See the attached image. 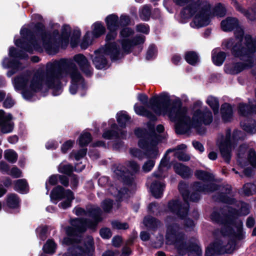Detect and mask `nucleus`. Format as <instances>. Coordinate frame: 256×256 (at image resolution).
<instances>
[{"mask_svg":"<svg viewBox=\"0 0 256 256\" xmlns=\"http://www.w3.org/2000/svg\"><path fill=\"white\" fill-rule=\"evenodd\" d=\"M68 76L72 79L71 94H75L78 87L84 88V80L77 66L72 60L66 59L48 63L45 70H38L34 74L30 72H24L14 78V85L16 89L22 90L23 97L26 100L42 88L52 89L53 95L58 96L62 92L61 80H65Z\"/></svg>","mask_w":256,"mask_h":256,"instance_id":"obj_1","label":"nucleus"},{"mask_svg":"<svg viewBox=\"0 0 256 256\" xmlns=\"http://www.w3.org/2000/svg\"><path fill=\"white\" fill-rule=\"evenodd\" d=\"M92 34L88 31L80 40L81 32L80 30H74L71 34V28L68 25H64L62 28L61 34L58 30H54L51 36L48 33L43 24L38 22L34 26L36 37H28L30 31L26 28H22L20 32L22 38H14V42L18 48H52L67 47L69 44L72 48L80 46L81 48H87L92 44L94 39L100 36L105 32L106 28L100 22H96L93 24Z\"/></svg>","mask_w":256,"mask_h":256,"instance_id":"obj_2","label":"nucleus"},{"mask_svg":"<svg viewBox=\"0 0 256 256\" xmlns=\"http://www.w3.org/2000/svg\"><path fill=\"white\" fill-rule=\"evenodd\" d=\"M150 108L157 115H167L175 122L176 132L178 134H186L191 128H198L202 124H210L213 120L212 112L206 107L197 110L193 114L192 120L186 115V109L182 106L178 98H171L166 92L152 97L149 100Z\"/></svg>","mask_w":256,"mask_h":256,"instance_id":"obj_3","label":"nucleus"},{"mask_svg":"<svg viewBox=\"0 0 256 256\" xmlns=\"http://www.w3.org/2000/svg\"><path fill=\"white\" fill-rule=\"evenodd\" d=\"M74 212L77 216H88L92 220L76 218L71 220L72 226L66 228L68 237L64 238V242L72 246L69 248L68 252L62 256H84L88 254L93 250V238L88 236L82 242L80 240L81 234L86 228L94 227L102 220V212L97 206H92L88 208L87 212L80 208H76Z\"/></svg>","mask_w":256,"mask_h":256,"instance_id":"obj_4","label":"nucleus"},{"mask_svg":"<svg viewBox=\"0 0 256 256\" xmlns=\"http://www.w3.org/2000/svg\"><path fill=\"white\" fill-rule=\"evenodd\" d=\"M222 192L218 198H214L216 200L233 205L226 206L220 210L222 214L214 210L211 215L212 221L222 224V232L232 237L235 238L238 240L244 238V233L242 230L243 224L238 216H246L250 212L248 204L242 202H237L232 198L228 196L230 194L231 188L227 186L224 188Z\"/></svg>","mask_w":256,"mask_h":256,"instance_id":"obj_5","label":"nucleus"},{"mask_svg":"<svg viewBox=\"0 0 256 256\" xmlns=\"http://www.w3.org/2000/svg\"><path fill=\"white\" fill-rule=\"evenodd\" d=\"M180 6H186L181 12L184 18L194 16L190 26L200 28L209 24L212 17L210 5L206 0H173Z\"/></svg>","mask_w":256,"mask_h":256,"instance_id":"obj_6","label":"nucleus"},{"mask_svg":"<svg viewBox=\"0 0 256 256\" xmlns=\"http://www.w3.org/2000/svg\"><path fill=\"white\" fill-rule=\"evenodd\" d=\"M175 221V219L170 217H167L166 220L167 226L166 244L174 245L181 256L188 254V256H202L201 247L196 242H186L184 235L180 232Z\"/></svg>","mask_w":256,"mask_h":256,"instance_id":"obj_7","label":"nucleus"},{"mask_svg":"<svg viewBox=\"0 0 256 256\" xmlns=\"http://www.w3.org/2000/svg\"><path fill=\"white\" fill-rule=\"evenodd\" d=\"M186 188V184L184 182H181L179 184L178 189L184 201L182 204L179 200H172L168 204V210L182 218L187 216L189 208L188 202V200L194 202H198L200 199V195L198 192L205 194L212 192L218 189V186L212 183L205 185L200 182H195L193 184L192 190L196 192H192L190 196Z\"/></svg>","mask_w":256,"mask_h":256,"instance_id":"obj_8","label":"nucleus"},{"mask_svg":"<svg viewBox=\"0 0 256 256\" xmlns=\"http://www.w3.org/2000/svg\"><path fill=\"white\" fill-rule=\"evenodd\" d=\"M148 124L150 132L141 128H138L134 132L135 134L140 138L138 143L139 147L144 150L145 152L144 153L137 148L130 150V154L139 160L144 158V156L150 158H156L158 156L156 146L160 140L159 136L155 132L154 126H150V124Z\"/></svg>","mask_w":256,"mask_h":256,"instance_id":"obj_9","label":"nucleus"},{"mask_svg":"<svg viewBox=\"0 0 256 256\" xmlns=\"http://www.w3.org/2000/svg\"><path fill=\"white\" fill-rule=\"evenodd\" d=\"M245 134L240 130H234L231 136L230 129L226 131L225 135L220 134L216 142L220 154L226 162L228 163L231 158L232 150L236 146L238 140H244Z\"/></svg>","mask_w":256,"mask_h":256,"instance_id":"obj_10","label":"nucleus"},{"mask_svg":"<svg viewBox=\"0 0 256 256\" xmlns=\"http://www.w3.org/2000/svg\"><path fill=\"white\" fill-rule=\"evenodd\" d=\"M216 238L212 244H210L206 249L205 256H218L224 254H232L236 249V240L235 238L224 234Z\"/></svg>","mask_w":256,"mask_h":256,"instance_id":"obj_11","label":"nucleus"},{"mask_svg":"<svg viewBox=\"0 0 256 256\" xmlns=\"http://www.w3.org/2000/svg\"><path fill=\"white\" fill-rule=\"evenodd\" d=\"M131 52L132 49H97L92 58L96 68H106L108 66L106 56H109L112 61H115Z\"/></svg>","mask_w":256,"mask_h":256,"instance_id":"obj_12","label":"nucleus"},{"mask_svg":"<svg viewBox=\"0 0 256 256\" xmlns=\"http://www.w3.org/2000/svg\"><path fill=\"white\" fill-rule=\"evenodd\" d=\"M256 49H232V54L236 57L248 62L246 64L237 62L232 65H226L224 71L229 74H237L246 68H250L254 64V55Z\"/></svg>","mask_w":256,"mask_h":256,"instance_id":"obj_13","label":"nucleus"},{"mask_svg":"<svg viewBox=\"0 0 256 256\" xmlns=\"http://www.w3.org/2000/svg\"><path fill=\"white\" fill-rule=\"evenodd\" d=\"M32 49H10L9 54L10 58H4L2 62V67L4 68H10L7 72V76L10 77L17 72L22 70L24 66L19 62V60L24 59L28 57L26 52H30Z\"/></svg>","mask_w":256,"mask_h":256,"instance_id":"obj_14","label":"nucleus"},{"mask_svg":"<svg viewBox=\"0 0 256 256\" xmlns=\"http://www.w3.org/2000/svg\"><path fill=\"white\" fill-rule=\"evenodd\" d=\"M52 200H65L59 204L60 208L66 209L71 206V202L74 199L72 192L70 190H65L62 186H58L54 188L50 195Z\"/></svg>","mask_w":256,"mask_h":256,"instance_id":"obj_15","label":"nucleus"},{"mask_svg":"<svg viewBox=\"0 0 256 256\" xmlns=\"http://www.w3.org/2000/svg\"><path fill=\"white\" fill-rule=\"evenodd\" d=\"M12 119L11 114H6L3 110H0V128L2 133L8 134L12 132L14 124Z\"/></svg>","mask_w":256,"mask_h":256,"instance_id":"obj_16","label":"nucleus"},{"mask_svg":"<svg viewBox=\"0 0 256 256\" xmlns=\"http://www.w3.org/2000/svg\"><path fill=\"white\" fill-rule=\"evenodd\" d=\"M74 60L78 64L80 70L86 76H90L92 74V68L84 55L76 54L74 56Z\"/></svg>","mask_w":256,"mask_h":256,"instance_id":"obj_17","label":"nucleus"},{"mask_svg":"<svg viewBox=\"0 0 256 256\" xmlns=\"http://www.w3.org/2000/svg\"><path fill=\"white\" fill-rule=\"evenodd\" d=\"M109 124L111 125V130H108L104 132L102 134V137L105 139L110 140L112 138H126V132L124 130H120V132L118 131H114V130L117 128L118 126L114 123V120H110L108 121Z\"/></svg>","mask_w":256,"mask_h":256,"instance_id":"obj_18","label":"nucleus"},{"mask_svg":"<svg viewBox=\"0 0 256 256\" xmlns=\"http://www.w3.org/2000/svg\"><path fill=\"white\" fill-rule=\"evenodd\" d=\"M114 173L118 178H122L128 184H132L134 180L132 174L130 178H128V174L126 172V168L122 164H118L114 170Z\"/></svg>","mask_w":256,"mask_h":256,"instance_id":"obj_19","label":"nucleus"},{"mask_svg":"<svg viewBox=\"0 0 256 256\" xmlns=\"http://www.w3.org/2000/svg\"><path fill=\"white\" fill-rule=\"evenodd\" d=\"M238 25V20L233 17H228L221 22V28L224 32L232 31L235 29Z\"/></svg>","mask_w":256,"mask_h":256,"instance_id":"obj_20","label":"nucleus"},{"mask_svg":"<svg viewBox=\"0 0 256 256\" xmlns=\"http://www.w3.org/2000/svg\"><path fill=\"white\" fill-rule=\"evenodd\" d=\"M106 22L110 31H116L120 26L118 17L114 14L108 16L106 18Z\"/></svg>","mask_w":256,"mask_h":256,"instance_id":"obj_21","label":"nucleus"},{"mask_svg":"<svg viewBox=\"0 0 256 256\" xmlns=\"http://www.w3.org/2000/svg\"><path fill=\"white\" fill-rule=\"evenodd\" d=\"M164 187L165 185L164 184L156 181L152 183L150 190L156 198H159L162 195Z\"/></svg>","mask_w":256,"mask_h":256,"instance_id":"obj_22","label":"nucleus"},{"mask_svg":"<svg viewBox=\"0 0 256 256\" xmlns=\"http://www.w3.org/2000/svg\"><path fill=\"white\" fill-rule=\"evenodd\" d=\"M134 111L136 114L147 117L151 120L154 121L156 118L154 114L147 110L144 106L136 104L134 106Z\"/></svg>","mask_w":256,"mask_h":256,"instance_id":"obj_23","label":"nucleus"},{"mask_svg":"<svg viewBox=\"0 0 256 256\" xmlns=\"http://www.w3.org/2000/svg\"><path fill=\"white\" fill-rule=\"evenodd\" d=\"M174 171L183 178H188L192 172L190 168L180 163H176L174 166Z\"/></svg>","mask_w":256,"mask_h":256,"instance_id":"obj_24","label":"nucleus"},{"mask_svg":"<svg viewBox=\"0 0 256 256\" xmlns=\"http://www.w3.org/2000/svg\"><path fill=\"white\" fill-rule=\"evenodd\" d=\"M206 102L212 108L214 114H218L220 104L217 98L212 96H208Z\"/></svg>","mask_w":256,"mask_h":256,"instance_id":"obj_25","label":"nucleus"},{"mask_svg":"<svg viewBox=\"0 0 256 256\" xmlns=\"http://www.w3.org/2000/svg\"><path fill=\"white\" fill-rule=\"evenodd\" d=\"M240 126L247 132L252 134L256 132V122L254 120H247L246 122H241Z\"/></svg>","mask_w":256,"mask_h":256,"instance_id":"obj_26","label":"nucleus"},{"mask_svg":"<svg viewBox=\"0 0 256 256\" xmlns=\"http://www.w3.org/2000/svg\"><path fill=\"white\" fill-rule=\"evenodd\" d=\"M221 112L223 120L226 122L230 120L232 116V110L231 106L225 103L221 106Z\"/></svg>","mask_w":256,"mask_h":256,"instance_id":"obj_27","label":"nucleus"},{"mask_svg":"<svg viewBox=\"0 0 256 256\" xmlns=\"http://www.w3.org/2000/svg\"><path fill=\"white\" fill-rule=\"evenodd\" d=\"M226 57V54L223 52H218L212 50V60L214 64L218 66H221L224 61Z\"/></svg>","mask_w":256,"mask_h":256,"instance_id":"obj_28","label":"nucleus"},{"mask_svg":"<svg viewBox=\"0 0 256 256\" xmlns=\"http://www.w3.org/2000/svg\"><path fill=\"white\" fill-rule=\"evenodd\" d=\"M196 177L205 182H212L214 181V178L212 174L202 170H198L195 172Z\"/></svg>","mask_w":256,"mask_h":256,"instance_id":"obj_29","label":"nucleus"},{"mask_svg":"<svg viewBox=\"0 0 256 256\" xmlns=\"http://www.w3.org/2000/svg\"><path fill=\"white\" fill-rule=\"evenodd\" d=\"M144 226L149 230H154L160 225V222L150 216H146L143 221Z\"/></svg>","mask_w":256,"mask_h":256,"instance_id":"obj_30","label":"nucleus"},{"mask_svg":"<svg viewBox=\"0 0 256 256\" xmlns=\"http://www.w3.org/2000/svg\"><path fill=\"white\" fill-rule=\"evenodd\" d=\"M222 46L224 48H240L242 44L240 42V40L231 38L224 39Z\"/></svg>","mask_w":256,"mask_h":256,"instance_id":"obj_31","label":"nucleus"},{"mask_svg":"<svg viewBox=\"0 0 256 256\" xmlns=\"http://www.w3.org/2000/svg\"><path fill=\"white\" fill-rule=\"evenodd\" d=\"M20 200L15 194H8L6 197L7 206L12 208H17L19 206Z\"/></svg>","mask_w":256,"mask_h":256,"instance_id":"obj_32","label":"nucleus"},{"mask_svg":"<svg viewBox=\"0 0 256 256\" xmlns=\"http://www.w3.org/2000/svg\"><path fill=\"white\" fill-rule=\"evenodd\" d=\"M117 121L120 126L125 127L129 122L130 118L126 112L122 111L118 112L116 115Z\"/></svg>","mask_w":256,"mask_h":256,"instance_id":"obj_33","label":"nucleus"},{"mask_svg":"<svg viewBox=\"0 0 256 256\" xmlns=\"http://www.w3.org/2000/svg\"><path fill=\"white\" fill-rule=\"evenodd\" d=\"M168 153L166 152L165 156L164 157L162 158L161 160V162H160L158 171L157 172H154L153 174L154 176L156 178H162L163 177L162 174V168H167L168 165V162L170 161V158H167V154Z\"/></svg>","mask_w":256,"mask_h":256,"instance_id":"obj_34","label":"nucleus"},{"mask_svg":"<svg viewBox=\"0 0 256 256\" xmlns=\"http://www.w3.org/2000/svg\"><path fill=\"white\" fill-rule=\"evenodd\" d=\"M186 60L190 64L194 65L199 62V57L197 53L194 51H190L186 54Z\"/></svg>","mask_w":256,"mask_h":256,"instance_id":"obj_35","label":"nucleus"},{"mask_svg":"<svg viewBox=\"0 0 256 256\" xmlns=\"http://www.w3.org/2000/svg\"><path fill=\"white\" fill-rule=\"evenodd\" d=\"M92 140L90 133L84 132L80 136L78 140L79 145L80 146H87Z\"/></svg>","mask_w":256,"mask_h":256,"instance_id":"obj_36","label":"nucleus"},{"mask_svg":"<svg viewBox=\"0 0 256 256\" xmlns=\"http://www.w3.org/2000/svg\"><path fill=\"white\" fill-rule=\"evenodd\" d=\"M14 190L22 193L26 192L28 184L24 179L18 180L14 182Z\"/></svg>","mask_w":256,"mask_h":256,"instance_id":"obj_37","label":"nucleus"},{"mask_svg":"<svg viewBox=\"0 0 256 256\" xmlns=\"http://www.w3.org/2000/svg\"><path fill=\"white\" fill-rule=\"evenodd\" d=\"M56 245L52 240H48L43 246L44 252L50 254H54L56 249Z\"/></svg>","mask_w":256,"mask_h":256,"instance_id":"obj_38","label":"nucleus"},{"mask_svg":"<svg viewBox=\"0 0 256 256\" xmlns=\"http://www.w3.org/2000/svg\"><path fill=\"white\" fill-rule=\"evenodd\" d=\"M108 192L111 194L117 196L120 198L122 199L126 197L125 194H128V190L126 188H124L122 190H118V189L114 188V186H111L108 188Z\"/></svg>","mask_w":256,"mask_h":256,"instance_id":"obj_39","label":"nucleus"},{"mask_svg":"<svg viewBox=\"0 0 256 256\" xmlns=\"http://www.w3.org/2000/svg\"><path fill=\"white\" fill-rule=\"evenodd\" d=\"M145 40V37L142 35H139L134 37L132 40L127 41L125 40L123 42V44L125 42L128 43L127 45L129 46H136L142 44H143Z\"/></svg>","mask_w":256,"mask_h":256,"instance_id":"obj_40","label":"nucleus"},{"mask_svg":"<svg viewBox=\"0 0 256 256\" xmlns=\"http://www.w3.org/2000/svg\"><path fill=\"white\" fill-rule=\"evenodd\" d=\"M151 8L148 5L144 6L140 10V16L143 20H148L150 16Z\"/></svg>","mask_w":256,"mask_h":256,"instance_id":"obj_41","label":"nucleus"},{"mask_svg":"<svg viewBox=\"0 0 256 256\" xmlns=\"http://www.w3.org/2000/svg\"><path fill=\"white\" fill-rule=\"evenodd\" d=\"M244 42L246 48H256V36L252 38L250 34H246Z\"/></svg>","mask_w":256,"mask_h":256,"instance_id":"obj_42","label":"nucleus"},{"mask_svg":"<svg viewBox=\"0 0 256 256\" xmlns=\"http://www.w3.org/2000/svg\"><path fill=\"white\" fill-rule=\"evenodd\" d=\"M226 14V9L224 6L221 4H218L214 7V13L212 14V16H216L219 17H223Z\"/></svg>","mask_w":256,"mask_h":256,"instance_id":"obj_43","label":"nucleus"},{"mask_svg":"<svg viewBox=\"0 0 256 256\" xmlns=\"http://www.w3.org/2000/svg\"><path fill=\"white\" fill-rule=\"evenodd\" d=\"M4 156L6 160L12 163L16 162L18 158V154L14 151L12 150H6Z\"/></svg>","mask_w":256,"mask_h":256,"instance_id":"obj_44","label":"nucleus"},{"mask_svg":"<svg viewBox=\"0 0 256 256\" xmlns=\"http://www.w3.org/2000/svg\"><path fill=\"white\" fill-rule=\"evenodd\" d=\"M243 192L246 196H250L256 192V185L251 183L245 184L243 187Z\"/></svg>","mask_w":256,"mask_h":256,"instance_id":"obj_45","label":"nucleus"},{"mask_svg":"<svg viewBox=\"0 0 256 256\" xmlns=\"http://www.w3.org/2000/svg\"><path fill=\"white\" fill-rule=\"evenodd\" d=\"M58 170L60 172L70 174L73 171V166L70 164L62 162L59 165Z\"/></svg>","mask_w":256,"mask_h":256,"instance_id":"obj_46","label":"nucleus"},{"mask_svg":"<svg viewBox=\"0 0 256 256\" xmlns=\"http://www.w3.org/2000/svg\"><path fill=\"white\" fill-rule=\"evenodd\" d=\"M87 151L86 148L81 149L78 152L72 151L70 155V158H74L76 160H78L82 158L86 154Z\"/></svg>","mask_w":256,"mask_h":256,"instance_id":"obj_47","label":"nucleus"},{"mask_svg":"<svg viewBox=\"0 0 256 256\" xmlns=\"http://www.w3.org/2000/svg\"><path fill=\"white\" fill-rule=\"evenodd\" d=\"M112 225L114 228L117 230H126L128 228V225L126 222H120L118 221H113Z\"/></svg>","mask_w":256,"mask_h":256,"instance_id":"obj_48","label":"nucleus"},{"mask_svg":"<svg viewBox=\"0 0 256 256\" xmlns=\"http://www.w3.org/2000/svg\"><path fill=\"white\" fill-rule=\"evenodd\" d=\"M248 160L252 166L256 167V154L252 149L248 151Z\"/></svg>","mask_w":256,"mask_h":256,"instance_id":"obj_49","label":"nucleus"},{"mask_svg":"<svg viewBox=\"0 0 256 256\" xmlns=\"http://www.w3.org/2000/svg\"><path fill=\"white\" fill-rule=\"evenodd\" d=\"M126 165L128 168V170H130L132 173H136L139 170L140 166L135 162H126Z\"/></svg>","mask_w":256,"mask_h":256,"instance_id":"obj_50","label":"nucleus"},{"mask_svg":"<svg viewBox=\"0 0 256 256\" xmlns=\"http://www.w3.org/2000/svg\"><path fill=\"white\" fill-rule=\"evenodd\" d=\"M155 162L152 160L146 161L142 166V168L144 172H148L150 171L154 166Z\"/></svg>","mask_w":256,"mask_h":256,"instance_id":"obj_51","label":"nucleus"},{"mask_svg":"<svg viewBox=\"0 0 256 256\" xmlns=\"http://www.w3.org/2000/svg\"><path fill=\"white\" fill-rule=\"evenodd\" d=\"M48 228L46 226L39 227L37 228L36 232L39 238L42 240H44L46 238V232Z\"/></svg>","mask_w":256,"mask_h":256,"instance_id":"obj_52","label":"nucleus"},{"mask_svg":"<svg viewBox=\"0 0 256 256\" xmlns=\"http://www.w3.org/2000/svg\"><path fill=\"white\" fill-rule=\"evenodd\" d=\"M136 31L140 32H142L144 34H148L150 32V28L148 24H140L136 26Z\"/></svg>","mask_w":256,"mask_h":256,"instance_id":"obj_53","label":"nucleus"},{"mask_svg":"<svg viewBox=\"0 0 256 256\" xmlns=\"http://www.w3.org/2000/svg\"><path fill=\"white\" fill-rule=\"evenodd\" d=\"M100 234L102 238L106 239L110 238L112 236L110 230L107 228H102L100 230Z\"/></svg>","mask_w":256,"mask_h":256,"instance_id":"obj_54","label":"nucleus"},{"mask_svg":"<svg viewBox=\"0 0 256 256\" xmlns=\"http://www.w3.org/2000/svg\"><path fill=\"white\" fill-rule=\"evenodd\" d=\"M174 156L179 160L182 161H188L190 159V156L183 152H176L174 154Z\"/></svg>","mask_w":256,"mask_h":256,"instance_id":"obj_55","label":"nucleus"},{"mask_svg":"<svg viewBox=\"0 0 256 256\" xmlns=\"http://www.w3.org/2000/svg\"><path fill=\"white\" fill-rule=\"evenodd\" d=\"M244 34V32L243 29L240 27L238 26L235 28V31H234V35L235 38H234L238 39L240 40V42L242 44V38Z\"/></svg>","mask_w":256,"mask_h":256,"instance_id":"obj_56","label":"nucleus"},{"mask_svg":"<svg viewBox=\"0 0 256 256\" xmlns=\"http://www.w3.org/2000/svg\"><path fill=\"white\" fill-rule=\"evenodd\" d=\"M113 204L112 200H106L102 202V207L104 211L109 212L112 208Z\"/></svg>","mask_w":256,"mask_h":256,"instance_id":"obj_57","label":"nucleus"},{"mask_svg":"<svg viewBox=\"0 0 256 256\" xmlns=\"http://www.w3.org/2000/svg\"><path fill=\"white\" fill-rule=\"evenodd\" d=\"M246 150V145H243L241 146L240 148V152H238V162L239 164L242 166L243 164H242V158H243V155L244 154Z\"/></svg>","mask_w":256,"mask_h":256,"instance_id":"obj_58","label":"nucleus"},{"mask_svg":"<svg viewBox=\"0 0 256 256\" xmlns=\"http://www.w3.org/2000/svg\"><path fill=\"white\" fill-rule=\"evenodd\" d=\"M8 174L10 175L14 178H18L22 176V172L16 167H13L8 172Z\"/></svg>","mask_w":256,"mask_h":256,"instance_id":"obj_59","label":"nucleus"},{"mask_svg":"<svg viewBox=\"0 0 256 256\" xmlns=\"http://www.w3.org/2000/svg\"><path fill=\"white\" fill-rule=\"evenodd\" d=\"M74 142L72 140H68L65 142L62 146L61 150L63 153H66L73 146Z\"/></svg>","mask_w":256,"mask_h":256,"instance_id":"obj_60","label":"nucleus"},{"mask_svg":"<svg viewBox=\"0 0 256 256\" xmlns=\"http://www.w3.org/2000/svg\"><path fill=\"white\" fill-rule=\"evenodd\" d=\"M134 30L129 28H123L120 32V35L124 38H127L134 34Z\"/></svg>","mask_w":256,"mask_h":256,"instance_id":"obj_61","label":"nucleus"},{"mask_svg":"<svg viewBox=\"0 0 256 256\" xmlns=\"http://www.w3.org/2000/svg\"><path fill=\"white\" fill-rule=\"evenodd\" d=\"M148 209L150 212L152 214H157L159 212L158 206L154 202L150 204L148 206Z\"/></svg>","mask_w":256,"mask_h":256,"instance_id":"obj_62","label":"nucleus"},{"mask_svg":"<svg viewBox=\"0 0 256 256\" xmlns=\"http://www.w3.org/2000/svg\"><path fill=\"white\" fill-rule=\"evenodd\" d=\"M14 104V102L12 100L10 96H8L6 100H4L3 106L6 108H10Z\"/></svg>","mask_w":256,"mask_h":256,"instance_id":"obj_63","label":"nucleus"},{"mask_svg":"<svg viewBox=\"0 0 256 256\" xmlns=\"http://www.w3.org/2000/svg\"><path fill=\"white\" fill-rule=\"evenodd\" d=\"M156 54V49H148L146 54V58L150 60L154 58Z\"/></svg>","mask_w":256,"mask_h":256,"instance_id":"obj_64","label":"nucleus"}]
</instances>
